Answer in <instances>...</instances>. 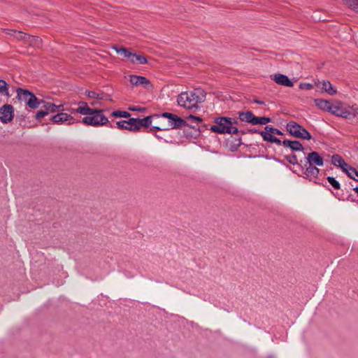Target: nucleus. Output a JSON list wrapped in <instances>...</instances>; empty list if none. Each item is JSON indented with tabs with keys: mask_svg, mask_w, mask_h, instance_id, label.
Returning a JSON list of instances; mask_svg holds the SVG:
<instances>
[{
	"mask_svg": "<svg viewBox=\"0 0 358 358\" xmlns=\"http://www.w3.org/2000/svg\"><path fill=\"white\" fill-rule=\"evenodd\" d=\"M42 103L43 104L42 108H44L45 111H47V114L48 115L50 113H56L60 111L63 108L62 104L56 105L55 103L50 102H45L43 101Z\"/></svg>",
	"mask_w": 358,
	"mask_h": 358,
	"instance_id": "nucleus-18",
	"label": "nucleus"
},
{
	"mask_svg": "<svg viewBox=\"0 0 358 358\" xmlns=\"http://www.w3.org/2000/svg\"><path fill=\"white\" fill-rule=\"evenodd\" d=\"M327 181L335 189H341V184L340 182L332 176H328L327 178Z\"/></svg>",
	"mask_w": 358,
	"mask_h": 358,
	"instance_id": "nucleus-29",
	"label": "nucleus"
},
{
	"mask_svg": "<svg viewBox=\"0 0 358 358\" xmlns=\"http://www.w3.org/2000/svg\"><path fill=\"white\" fill-rule=\"evenodd\" d=\"M115 124L116 127L120 129H126L136 132L137 126L136 124V118L129 117L128 120L117 121Z\"/></svg>",
	"mask_w": 358,
	"mask_h": 358,
	"instance_id": "nucleus-10",
	"label": "nucleus"
},
{
	"mask_svg": "<svg viewBox=\"0 0 358 358\" xmlns=\"http://www.w3.org/2000/svg\"><path fill=\"white\" fill-rule=\"evenodd\" d=\"M358 113V107L345 106L338 102L333 107L331 114L345 119H353Z\"/></svg>",
	"mask_w": 358,
	"mask_h": 358,
	"instance_id": "nucleus-4",
	"label": "nucleus"
},
{
	"mask_svg": "<svg viewBox=\"0 0 358 358\" xmlns=\"http://www.w3.org/2000/svg\"><path fill=\"white\" fill-rule=\"evenodd\" d=\"M15 31L16 30H15V29H4L5 34H6L8 35H12V36L14 35V31Z\"/></svg>",
	"mask_w": 358,
	"mask_h": 358,
	"instance_id": "nucleus-44",
	"label": "nucleus"
},
{
	"mask_svg": "<svg viewBox=\"0 0 358 358\" xmlns=\"http://www.w3.org/2000/svg\"><path fill=\"white\" fill-rule=\"evenodd\" d=\"M253 125L262 124L264 125L271 122V118L267 117H255Z\"/></svg>",
	"mask_w": 358,
	"mask_h": 358,
	"instance_id": "nucleus-27",
	"label": "nucleus"
},
{
	"mask_svg": "<svg viewBox=\"0 0 358 358\" xmlns=\"http://www.w3.org/2000/svg\"><path fill=\"white\" fill-rule=\"evenodd\" d=\"M96 103H97L96 102L93 101V102H92V103H91V105H92V106H94V105H96Z\"/></svg>",
	"mask_w": 358,
	"mask_h": 358,
	"instance_id": "nucleus-49",
	"label": "nucleus"
},
{
	"mask_svg": "<svg viewBox=\"0 0 358 358\" xmlns=\"http://www.w3.org/2000/svg\"><path fill=\"white\" fill-rule=\"evenodd\" d=\"M255 116L251 111L238 112V118L241 122H245L253 124Z\"/></svg>",
	"mask_w": 358,
	"mask_h": 358,
	"instance_id": "nucleus-21",
	"label": "nucleus"
},
{
	"mask_svg": "<svg viewBox=\"0 0 358 358\" xmlns=\"http://www.w3.org/2000/svg\"><path fill=\"white\" fill-rule=\"evenodd\" d=\"M103 111L101 109L94 108L89 116H85L83 118L82 123L95 127L106 125L108 122V119L103 115Z\"/></svg>",
	"mask_w": 358,
	"mask_h": 358,
	"instance_id": "nucleus-3",
	"label": "nucleus"
},
{
	"mask_svg": "<svg viewBox=\"0 0 358 358\" xmlns=\"http://www.w3.org/2000/svg\"><path fill=\"white\" fill-rule=\"evenodd\" d=\"M206 92L201 88L190 92H181L177 99L180 106L188 110L198 109L199 105L205 101Z\"/></svg>",
	"mask_w": 358,
	"mask_h": 358,
	"instance_id": "nucleus-1",
	"label": "nucleus"
},
{
	"mask_svg": "<svg viewBox=\"0 0 358 358\" xmlns=\"http://www.w3.org/2000/svg\"><path fill=\"white\" fill-rule=\"evenodd\" d=\"M33 95V93L29 92L27 90H24L21 88H18L17 90V97L22 101L24 102L27 105L29 102V99L31 96Z\"/></svg>",
	"mask_w": 358,
	"mask_h": 358,
	"instance_id": "nucleus-20",
	"label": "nucleus"
},
{
	"mask_svg": "<svg viewBox=\"0 0 358 358\" xmlns=\"http://www.w3.org/2000/svg\"><path fill=\"white\" fill-rule=\"evenodd\" d=\"M282 146L286 148H290L292 151L303 150V145L298 141L284 140L282 141Z\"/></svg>",
	"mask_w": 358,
	"mask_h": 358,
	"instance_id": "nucleus-16",
	"label": "nucleus"
},
{
	"mask_svg": "<svg viewBox=\"0 0 358 358\" xmlns=\"http://www.w3.org/2000/svg\"><path fill=\"white\" fill-rule=\"evenodd\" d=\"M110 128H115V126H113V125L110 124Z\"/></svg>",
	"mask_w": 358,
	"mask_h": 358,
	"instance_id": "nucleus-50",
	"label": "nucleus"
},
{
	"mask_svg": "<svg viewBox=\"0 0 358 358\" xmlns=\"http://www.w3.org/2000/svg\"><path fill=\"white\" fill-rule=\"evenodd\" d=\"M111 116L114 117H125L129 118L131 114L125 110H115L111 113Z\"/></svg>",
	"mask_w": 358,
	"mask_h": 358,
	"instance_id": "nucleus-28",
	"label": "nucleus"
},
{
	"mask_svg": "<svg viewBox=\"0 0 358 358\" xmlns=\"http://www.w3.org/2000/svg\"><path fill=\"white\" fill-rule=\"evenodd\" d=\"M264 129L266 131H268L271 132L273 134L282 135V132L281 131H280L278 129L273 128V127H272L271 126H266L264 127Z\"/></svg>",
	"mask_w": 358,
	"mask_h": 358,
	"instance_id": "nucleus-35",
	"label": "nucleus"
},
{
	"mask_svg": "<svg viewBox=\"0 0 358 358\" xmlns=\"http://www.w3.org/2000/svg\"><path fill=\"white\" fill-rule=\"evenodd\" d=\"M215 125L210 127L213 132L221 134H245V132L238 129V121L236 119L227 117H218L214 120Z\"/></svg>",
	"mask_w": 358,
	"mask_h": 358,
	"instance_id": "nucleus-2",
	"label": "nucleus"
},
{
	"mask_svg": "<svg viewBox=\"0 0 358 358\" xmlns=\"http://www.w3.org/2000/svg\"><path fill=\"white\" fill-rule=\"evenodd\" d=\"M162 117L169 119L168 129L181 128L187 124L185 120L182 118L171 113H163Z\"/></svg>",
	"mask_w": 358,
	"mask_h": 358,
	"instance_id": "nucleus-6",
	"label": "nucleus"
},
{
	"mask_svg": "<svg viewBox=\"0 0 358 358\" xmlns=\"http://www.w3.org/2000/svg\"><path fill=\"white\" fill-rule=\"evenodd\" d=\"M162 130H168V128L166 127H152L150 128V131L153 132L155 131H162Z\"/></svg>",
	"mask_w": 358,
	"mask_h": 358,
	"instance_id": "nucleus-41",
	"label": "nucleus"
},
{
	"mask_svg": "<svg viewBox=\"0 0 358 358\" xmlns=\"http://www.w3.org/2000/svg\"><path fill=\"white\" fill-rule=\"evenodd\" d=\"M43 100L38 99L34 94L29 99V102L27 104L31 109H36L42 103Z\"/></svg>",
	"mask_w": 358,
	"mask_h": 358,
	"instance_id": "nucleus-24",
	"label": "nucleus"
},
{
	"mask_svg": "<svg viewBox=\"0 0 358 358\" xmlns=\"http://www.w3.org/2000/svg\"><path fill=\"white\" fill-rule=\"evenodd\" d=\"M153 116L149 115L143 119L136 118V124L137 126L136 131H140L141 127H149L152 124V120Z\"/></svg>",
	"mask_w": 358,
	"mask_h": 358,
	"instance_id": "nucleus-19",
	"label": "nucleus"
},
{
	"mask_svg": "<svg viewBox=\"0 0 358 358\" xmlns=\"http://www.w3.org/2000/svg\"><path fill=\"white\" fill-rule=\"evenodd\" d=\"M85 94L89 97V98H92V99H96L98 100H101V93H97L96 92H94V91H89V90H87L85 91Z\"/></svg>",
	"mask_w": 358,
	"mask_h": 358,
	"instance_id": "nucleus-32",
	"label": "nucleus"
},
{
	"mask_svg": "<svg viewBox=\"0 0 358 358\" xmlns=\"http://www.w3.org/2000/svg\"><path fill=\"white\" fill-rule=\"evenodd\" d=\"M8 85L6 83V81H4L3 80H0V92L8 95Z\"/></svg>",
	"mask_w": 358,
	"mask_h": 358,
	"instance_id": "nucleus-34",
	"label": "nucleus"
},
{
	"mask_svg": "<svg viewBox=\"0 0 358 358\" xmlns=\"http://www.w3.org/2000/svg\"><path fill=\"white\" fill-rule=\"evenodd\" d=\"M354 171H355V172H351L349 171V173H350V175H347L349 178H350L351 179H353L355 181H357L358 182V171L357 169H355L354 168Z\"/></svg>",
	"mask_w": 358,
	"mask_h": 358,
	"instance_id": "nucleus-40",
	"label": "nucleus"
},
{
	"mask_svg": "<svg viewBox=\"0 0 358 358\" xmlns=\"http://www.w3.org/2000/svg\"><path fill=\"white\" fill-rule=\"evenodd\" d=\"M113 49L118 54L122 55L125 58H127L130 60L132 52H130L128 49L122 47H114Z\"/></svg>",
	"mask_w": 358,
	"mask_h": 358,
	"instance_id": "nucleus-26",
	"label": "nucleus"
},
{
	"mask_svg": "<svg viewBox=\"0 0 358 358\" xmlns=\"http://www.w3.org/2000/svg\"><path fill=\"white\" fill-rule=\"evenodd\" d=\"M273 80L278 85L285 86V87H292L294 85L293 83L289 80V78L283 74L277 73L273 76Z\"/></svg>",
	"mask_w": 358,
	"mask_h": 358,
	"instance_id": "nucleus-14",
	"label": "nucleus"
},
{
	"mask_svg": "<svg viewBox=\"0 0 358 358\" xmlns=\"http://www.w3.org/2000/svg\"><path fill=\"white\" fill-rule=\"evenodd\" d=\"M352 190L355 191L357 193V196H358V187H354L352 189Z\"/></svg>",
	"mask_w": 358,
	"mask_h": 358,
	"instance_id": "nucleus-48",
	"label": "nucleus"
},
{
	"mask_svg": "<svg viewBox=\"0 0 358 358\" xmlns=\"http://www.w3.org/2000/svg\"><path fill=\"white\" fill-rule=\"evenodd\" d=\"M259 134L262 136L264 141L270 142L272 141L273 138L274 137L273 136V134L271 132L266 131H260Z\"/></svg>",
	"mask_w": 358,
	"mask_h": 358,
	"instance_id": "nucleus-31",
	"label": "nucleus"
},
{
	"mask_svg": "<svg viewBox=\"0 0 358 358\" xmlns=\"http://www.w3.org/2000/svg\"><path fill=\"white\" fill-rule=\"evenodd\" d=\"M101 100H104V101H112V99L110 97V96L109 94H104L103 92H101Z\"/></svg>",
	"mask_w": 358,
	"mask_h": 358,
	"instance_id": "nucleus-42",
	"label": "nucleus"
},
{
	"mask_svg": "<svg viewBox=\"0 0 358 358\" xmlns=\"http://www.w3.org/2000/svg\"><path fill=\"white\" fill-rule=\"evenodd\" d=\"M286 129L293 137L303 140H310L312 138L310 134L304 127L294 121L289 122L286 125Z\"/></svg>",
	"mask_w": 358,
	"mask_h": 358,
	"instance_id": "nucleus-5",
	"label": "nucleus"
},
{
	"mask_svg": "<svg viewBox=\"0 0 358 358\" xmlns=\"http://www.w3.org/2000/svg\"><path fill=\"white\" fill-rule=\"evenodd\" d=\"M14 117V108L12 105L4 104L0 108V121L7 124L10 122Z\"/></svg>",
	"mask_w": 358,
	"mask_h": 358,
	"instance_id": "nucleus-8",
	"label": "nucleus"
},
{
	"mask_svg": "<svg viewBox=\"0 0 358 358\" xmlns=\"http://www.w3.org/2000/svg\"><path fill=\"white\" fill-rule=\"evenodd\" d=\"M322 89L329 95H334L336 94V90L333 87L329 81L323 80Z\"/></svg>",
	"mask_w": 358,
	"mask_h": 358,
	"instance_id": "nucleus-25",
	"label": "nucleus"
},
{
	"mask_svg": "<svg viewBox=\"0 0 358 358\" xmlns=\"http://www.w3.org/2000/svg\"><path fill=\"white\" fill-rule=\"evenodd\" d=\"M129 82L133 87H137L142 85L145 88H149L151 87L150 80L141 76L131 75L129 76Z\"/></svg>",
	"mask_w": 358,
	"mask_h": 358,
	"instance_id": "nucleus-11",
	"label": "nucleus"
},
{
	"mask_svg": "<svg viewBox=\"0 0 358 358\" xmlns=\"http://www.w3.org/2000/svg\"><path fill=\"white\" fill-rule=\"evenodd\" d=\"M255 103H257L258 104H261V105H264V101H259V100H257V99H255L254 101Z\"/></svg>",
	"mask_w": 358,
	"mask_h": 358,
	"instance_id": "nucleus-47",
	"label": "nucleus"
},
{
	"mask_svg": "<svg viewBox=\"0 0 358 358\" xmlns=\"http://www.w3.org/2000/svg\"><path fill=\"white\" fill-rule=\"evenodd\" d=\"M271 143H275L278 145H282V141H281L279 138H276V137H273L272 141H271Z\"/></svg>",
	"mask_w": 358,
	"mask_h": 358,
	"instance_id": "nucleus-43",
	"label": "nucleus"
},
{
	"mask_svg": "<svg viewBox=\"0 0 358 358\" xmlns=\"http://www.w3.org/2000/svg\"><path fill=\"white\" fill-rule=\"evenodd\" d=\"M259 131L255 129H249L248 130V133H250V134H255V133H257V134H259Z\"/></svg>",
	"mask_w": 358,
	"mask_h": 358,
	"instance_id": "nucleus-45",
	"label": "nucleus"
},
{
	"mask_svg": "<svg viewBox=\"0 0 358 358\" xmlns=\"http://www.w3.org/2000/svg\"><path fill=\"white\" fill-rule=\"evenodd\" d=\"M287 162L293 165L299 164L297 157L295 154L286 156Z\"/></svg>",
	"mask_w": 358,
	"mask_h": 358,
	"instance_id": "nucleus-33",
	"label": "nucleus"
},
{
	"mask_svg": "<svg viewBox=\"0 0 358 358\" xmlns=\"http://www.w3.org/2000/svg\"><path fill=\"white\" fill-rule=\"evenodd\" d=\"M305 160L306 163L304 164V166H306L307 165L322 166L324 165V159L316 151L308 153L306 157Z\"/></svg>",
	"mask_w": 358,
	"mask_h": 358,
	"instance_id": "nucleus-9",
	"label": "nucleus"
},
{
	"mask_svg": "<svg viewBox=\"0 0 358 358\" xmlns=\"http://www.w3.org/2000/svg\"><path fill=\"white\" fill-rule=\"evenodd\" d=\"M27 34L26 33H24L21 31H14V35L13 36L17 39V40H20V41H23L24 42H25V40L27 37Z\"/></svg>",
	"mask_w": 358,
	"mask_h": 358,
	"instance_id": "nucleus-30",
	"label": "nucleus"
},
{
	"mask_svg": "<svg viewBox=\"0 0 358 358\" xmlns=\"http://www.w3.org/2000/svg\"><path fill=\"white\" fill-rule=\"evenodd\" d=\"M131 63H138L139 64H145L148 63L146 57L143 55H136L133 52L129 60Z\"/></svg>",
	"mask_w": 358,
	"mask_h": 358,
	"instance_id": "nucleus-23",
	"label": "nucleus"
},
{
	"mask_svg": "<svg viewBox=\"0 0 358 358\" xmlns=\"http://www.w3.org/2000/svg\"><path fill=\"white\" fill-rule=\"evenodd\" d=\"M313 85L310 84V83H300L299 85V88L301 90H311L313 88Z\"/></svg>",
	"mask_w": 358,
	"mask_h": 358,
	"instance_id": "nucleus-38",
	"label": "nucleus"
},
{
	"mask_svg": "<svg viewBox=\"0 0 358 358\" xmlns=\"http://www.w3.org/2000/svg\"><path fill=\"white\" fill-rule=\"evenodd\" d=\"M315 106L320 110H325L331 113L334 105L330 101L322 99H315Z\"/></svg>",
	"mask_w": 358,
	"mask_h": 358,
	"instance_id": "nucleus-15",
	"label": "nucleus"
},
{
	"mask_svg": "<svg viewBox=\"0 0 358 358\" xmlns=\"http://www.w3.org/2000/svg\"><path fill=\"white\" fill-rule=\"evenodd\" d=\"M357 115H358V113H357Z\"/></svg>",
	"mask_w": 358,
	"mask_h": 358,
	"instance_id": "nucleus-51",
	"label": "nucleus"
},
{
	"mask_svg": "<svg viewBox=\"0 0 358 358\" xmlns=\"http://www.w3.org/2000/svg\"><path fill=\"white\" fill-rule=\"evenodd\" d=\"M331 164L334 166L341 169V170L347 175L350 174L349 171L355 173V171H354V167L351 166L350 164L345 162L343 157L338 154H334L331 157Z\"/></svg>",
	"mask_w": 358,
	"mask_h": 358,
	"instance_id": "nucleus-7",
	"label": "nucleus"
},
{
	"mask_svg": "<svg viewBox=\"0 0 358 358\" xmlns=\"http://www.w3.org/2000/svg\"><path fill=\"white\" fill-rule=\"evenodd\" d=\"M73 117L65 113H59L51 117L50 120L55 124H62L63 122L70 121Z\"/></svg>",
	"mask_w": 358,
	"mask_h": 358,
	"instance_id": "nucleus-17",
	"label": "nucleus"
},
{
	"mask_svg": "<svg viewBox=\"0 0 358 358\" xmlns=\"http://www.w3.org/2000/svg\"><path fill=\"white\" fill-rule=\"evenodd\" d=\"M47 115H48V114H47V111H45V110H44V108H43V109H41V110H38V111L36 113V115H35V118H36V120H40L41 118H42V117H45V116H46Z\"/></svg>",
	"mask_w": 358,
	"mask_h": 358,
	"instance_id": "nucleus-37",
	"label": "nucleus"
},
{
	"mask_svg": "<svg viewBox=\"0 0 358 358\" xmlns=\"http://www.w3.org/2000/svg\"><path fill=\"white\" fill-rule=\"evenodd\" d=\"M129 110L133 111H141L143 110L144 108H129Z\"/></svg>",
	"mask_w": 358,
	"mask_h": 358,
	"instance_id": "nucleus-46",
	"label": "nucleus"
},
{
	"mask_svg": "<svg viewBox=\"0 0 358 358\" xmlns=\"http://www.w3.org/2000/svg\"><path fill=\"white\" fill-rule=\"evenodd\" d=\"M348 5L358 12V0H347Z\"/></svg>",
	"mask_w": 358,
	"mask_h": 358,
	"instance_id": "nucleus-36",
	"label": "nucleus"
},
{
	"mask_svg": "<svg viewBox=\"0 0 358 358\" xmlns=\"http://www.w3.org/2000/svg\"><path fill=\"white\" fill-rule=\"evenodd\" d=\"M24 43L34 48H40L42 40L38 36L28 34Z\"/></svg>",
	"mask_w": 358,
	"mask_h": 358,
	"instance_id": "nucleus-22",
	"label": "nucleus"
},
{
	"mask_svg": "<svg viewBox=\"0 0 358 358\" xmlns=\"http://www.w3.org/2000/svg\"><path fill=\"white\" fill-rule=\"evenodd\" d=\"M94 109V108H90L86 102L80 101L78 103V107L77 108H72L69 110L71 111L72 113H77L84 115L89 116L93 112Z\"/></svg>",
	"mask_w": 358,
	"mask_h": 358,
	"instance_id": "nucleus-12",
	"label": "nucleus"
},
{
	"mask_svg": "<svg viewBox=\"0 0 358 358\" xmlns=\"http://www.w3.org/2000/svg\"><path fill=\"white\" fill-rule=\"evenodd\" d=\"M303 169L305 178H308L310 180L313 178H317L320 173V169L315 166L307 165L303 167Z\"/></svg>",
	"mask_w": 358,
	"mask_h": 358,
	"instance_id": "nucleus-13",
	"label": "nucleus"
},
{
	"mask_svg": "<svg viewBox=\"0 0 358 358\" xmlns=\"http://www.w3.org/2000/svg\"><path fill=\"white\" fill-rule=\"evenodd\" d=\"M187 119L191 120L192 123H199L202 122V119L201 117L192 115H189Z\"/></svg>",
	"mask_w": 358,
	"mask_h": 358,
	"instance_id": "nucleus-39",
	"label": "nucleus"
}]
</instances>
